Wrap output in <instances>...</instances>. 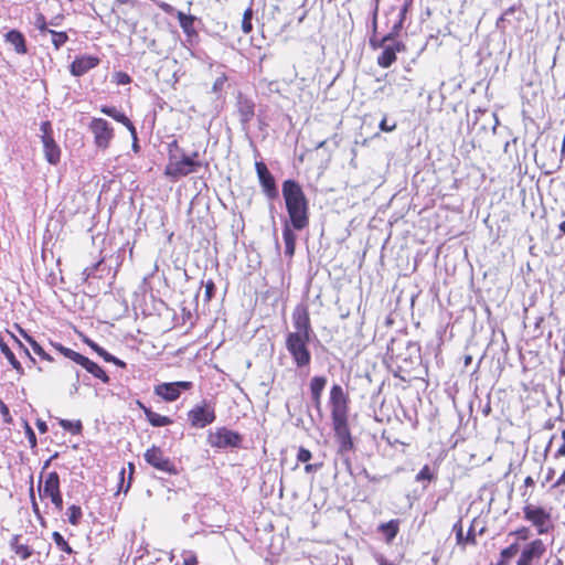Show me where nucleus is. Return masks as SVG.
<instances>
[{"label": "nucleus", "instance_id": "nucleus-45", "mask_svg": "<svg viewBox=\"0 0 565 565\" xmlns=\"http://www.w3.org/2000/svg\"><path fill=\"white\" fill-rule=\"evenodd\" d=\"M204 287H205V291H204L205 300L210 301L214 296L215 285L212 280H207L205 282Z\"/></svg>", "mask_w": 565, "mask_h": 565}, {"label": "nucleus", "instance_id": "nucleus-46", "mask_svg": "<svg viewBox=\"0 0 565 565\" xmlns=\"http://www.w3.org/2000/svg\"><path fill=\"white\" fill-rule=\"evenodd\" d=\"M24 428H25V435L28 437V440H29L31 447H34L36 445V436H35L34 430L26 422L24 423Z\"/></svg>", "mask_w": 565, "mask_h": 565}, {"label": "nucleus", "instance_id": "nucleus-35", "mask_svg": "<svg viewBox=\"0 0 565 565\" xmlns=\"http://www.w3.org/2000/svg\"><path fill=\"white\" fill-rule=\"evenodd\" d=\"M534 486H535L534 478L532 476L525 477L523 487L520 489L521 497L523 498V502H525L526 500H532Z\"/></svg>", "mask_w": 565, "mask_h": 565}, {"label": "nucleus", "instance_id": "nucleus-24", "mask_svg": "<svg viewBox=\"0 0 565 565\" xmlns=\"http://www.w3.org/2000/svg\"><path fill=\"white\" fill-rule=\"evenodd\" d=\"M454 531L456 533V540L459 545H463V546L467 544L476 545V543H477L476 533H475V530L472 526L469 529L467 536H463L462 523H461V521H458L454 525Z\"/></svg>", "mask_w": 565, "mask_h": 565}, {"label": "nucleus", "instance_id": "nucleus-62", "mask_svg": "<svg viewBox=\"0 0 565 565\" xmlns=\"http://www.w3.org/2000/svg\"><path fill=\"white\" fill-rule=\"evenodd\" d=\"M225 81H226V77H225V76L218 77V78L215 81L214 85H213V89H214V90L220 89V88L223 86V84L225 83Z\"/></svg>", "mask_w": 565, "mask_h": 565}, {"label": "nucleus", "instance_id": "nucleus-18", "mask_svg": "<svg viewBox=\"0 0 565 565\" xmlns=\"http://www.w3.org/2000/svg\"><path fill=\"white\" fill-rule=\"evenodd\" d=\"M4 41L12 45L15 53L24 55L28 53L24 35L18 30H10L4 34Z\"/></svg>", "mask_w": 565, "mask_h": 565}, {"label": "nucleus", "instance_id": "nucleus-5", "mask_svg": "<svg viewBox=\"0 0 565 565\" xmlns=\"http://www.w3.org/2000/svg\"><path fill=\"white\" fill-rule=\"evenodd\" d=\"M311 338L300 335H286V349L298 369L308 367L311 363L309 342Z\"/></svg>", "mask_w": 565, "mask_h": 565}, {"label": "nucleus", "instance_id": "nucleus-40", "mask_svg": "<svg viewBox=\"0 0 565 565\" xmlns=\"http://www.w3.org/2000/svg\"><path fill=\"white\" fill-rule=\"evenodd\" d=\"M60 425L72 434H78L82 430V423L79 420L61 419Z\"/></svg>", "mask_w": 565, "mask_h": 565}, {"label": "nucleus", "instance_id": "nucleus-60", "mask_svg": "<svg viewBox=\"0 0 565 565\" xmlns=\"http://www.w3.org/2000/svg\"><path fill=\"white\" fill-rule=\"evenodd\" d=\"M36 427L40 430V433L44 434L47 431V425L44 420L38 419L36 420Z\"/></svg>", "mask_w": 565, "mask_h": 565}, {"label": "nucleus", "instance_id": "nucleus-1", "mask_svg": "<svg viewBox=\"0 0 565 565\" xmlns=\"http://www.w3.org/2000/svg\"><path fill=\"white\" fill-rule=\"evenodd\" d=\"M329 405L338 454L349 457L353 450V440L348 425L349 396L340 384L332 385Z\"/></svg>", "mask_w": 565, "mask_h": 565}, {"label": "nucleus", "instance_id": "nucleus-20", "mask_svg": "<svg viewBox=\"0 0 565 565\" xmlns=\"http://www.w3.org/2000/svg\"><path fill=\"white\" fill-rule=\"evenodd\" d=\"M139 407L142 409L147 420L153 426V427H164L168 425H171L173 420L169 418L168 416L160 415L156 412H153L151 408L145 406L142 403L138 402Z\"/></svg>", "mask_w": 565, "mask_h": 565}, {"label": "nucleus", "instance_id": "nucleus-47", "mask_svg": "<svg viewBox=\"0 0 565 565\" xmlns=\"http://www.w3.org/2000/svg\"><path fill=\"white\" fill-rule=\"evenodd\" d=\"M115 77H116V83L119 84V85H126V84H129L131 82L130 76L127 73H124V72H117L115 74Z\"/></svg>", "mask_w": 565, "mask_h": 565}, {"label": "nucleus", "instance_id": "nucleus-38", "mask_svg": "<svg viewBox=\"0 0 565 565\" xmlns=\"http://www.w3.org/2000/svg\"><path fill=\"white\" fill-rule=\"evenodd\" d=\"M85 343L92 348L100 358H103L105 361L107 360H114V355H111L110 353H108L104 348H102L100 345H98L96 342H94L93 340H89V339H86L85 340Z\"/></svg>", "mask_w": 565, "mask_h": 565}, {"label": "nucleus", "instance_id": "nucleus-52", "mask_svg": "<svg viewBox=\"0 0 565 565\" xmlns=\"http://www.w3.org/2000/svg\"><path fill=\"white\" fill-rule=\"evenodd\" d=\"M70 360L74 361L75 363L79 364L81 366L85 363V361L87 360L86 356L82 355L81 353L78 352H75L74 350L72 351V354L70 356Z\"/></svg>", "mask_w": 565, "mask_h": 565}, {"label": "nucleus", "instance_id": "nucleus-15", "mask_svg": "<svg viewBox=\"0 0 565 565\" xmlns=\"http://www.w3.org/2000/svg\"><path fill=\"white\" fill-rule=\"evenodd\" d=\"M377 47L375 46L374 49ZM381 47L383 52L377 57V64L383 68L390 67L396 61V53L405 50V45L402 42L386 43L385 46Z\"/></svg>", "mask_w": 565, "mask_h": 565}, {"label": "nucleus", "instance_id": "nucleus-3", "mask_svg": "<svg viewBox=\"0 0 565 565\" xmlns=\"http://www.w3.org/2000/svg\"><path fill=\"white\" fill-rule=\"evenodd\" d=\"M523 519L529 522L539 535L548 534L554 531L552 508L535 504L532 500L523 502Z\"/></svg>", "mask_w": 565, "mask_h": 565}, {"label": "nucleus", "instance_id": "nucleus-19", "mask_svg": "<svg viewBox=\"0 0 565 565\" xmlns=\"http://www.w3.org/2000/svg\"><path fill=\"white\" fill-rule=\"evenodd\" d=\"M39 492H40L41 497H45V498H50V499L52 497H54L55 494H57L58 492H61L60 478L55 471L50 472L46 476L44 486H43V488H41V487L39 488Z\"/></svg>", "mask_w": 565, "mask_h": 565}, {"label": "nucleus", "instance_id": "nucleus-37", "mask_svg": "<svg viewBox=\"0 0 565 565\" xmlns=\"http://www.w3.org/2000/svg\"><path fill=\"white\" fill-rule=\"evenodd\" d=\"M50 35H51V42L56 50L62 47L68 40V36L65 32H57V31L53 30V31H50Z\"/></svg>", "mask_w": 565, "mask_h": 565}, {"label": "nucleus", "instance_id": "nucleus-30", "mask_svg": "<svg viewBox=\"0 0 565 565\" xmlns=\"http://www.w3.org/2000/svg\"><path fill=\"white\" fill-rule=\"evenodd\" d=\"M12 550L21 559H28L32 556L33 550L28 544L19 543V536H14L11 543Z\"/></svg>", "mask_w": 565, "mask_h": 565}, {"label": "nucleus", "instance_id": "nucleus-13", "mask_svg": "<svg viewBox=\"0 0 565 565\" xmlns=\"http://www.w3.org/2000/svg\"><path fill=\"white\" fill-rule=\"evenodd\" d=\"M235 107L242 129L247 131L249 129V124L255 116V103L252 98L239 93L236 98Z\"/></svg>", "mask_w": 565, "mask_h": 565}, {"label": "nucleus", "instance_id": "nucleus-6", "mask_svg": "<svg viewBox=\"0 0 565 565\" xmlns=\"http://www.w3.org/2000/svg\"><path fill=\"white\" fill-rule=\"evenodd\" d=\"M215 419V405L207 399H203L188 412V420L194 428H204L212 424Z\"/></svg>", "mask_w": 565, "mask_h": 565}, {"label": "nucleus", "instance_id": "nucleus-7", "mask_svg": "<svg viewBox=\"0 0 565 565\" xmlns=\"http://www.w3.org/2000/svg\"><path fill=\"white\" fill-rule=\"evenodd\" d=\"M94 135V143L98 149H107L114 138V129L110 124L103 118H93L88 126Z\"/></svg>", "mask_w": 565, "mask_h": 565}, {"label": "nucleus", "instance_id": "nucleus-22", "mask_svg": "<svg viewBox=\"0 0 565 565\" xmlns=\"http://www.w3.org/2000/svg\"><path fill=\"white\" fill-rule=\"evenodd\" d=\"M282 238L285 242V255L291 258L296 249V235L294 228L288 222H285L282 227Z\"/></svg>", "mask_w": 565, "mask_h": 565}, {"label": "nucleus", "instance_id": "nucleus-33", "mask_svg": "<svg viewBox=\"0 0 565 565\" xmlns=\"http://www.w3.org/2000/svg\"><path fill=\"white\" fill-rule=\"evenodd\" d=\"M52 540L54 541L56 547L60 551H62L68 555L74 553V550L72 548V546L68 544V542L63 537V535L60 532L54 531L52 533Z\"/></svg>", "mask_w": 565, "mask_h": 565}, {"label": "nucleus", "instance_id": "nucleus-16", "mask_svg": "<svg viewBox=\"0 0 565 565\" xmlns=\"http://www.w3.org/2000/svg\"><path fill=\"white\" fill-rule=\"evenodd\" d=\"M326 385L327 377L320 375L313 376L309 384L312 404L320 416H322L321 398Z\"/></svg>", "mask_w": 565, "mask_h": 565}, {"label": "nucleus", "instance_id": "nucleus-42", "mask_svg": "<svg viewBox=\"0 0 565 565\" xmlns=\"http://www.w3.org/2000/svg\"><path fill=\"white\" fill-rule=\"evenodd\" d=\"M26 340L29 341L33 352L41 356L42 359H45L47 361H51L52 358L43 350V348L36 342L34 341L32 338L28 337Z\"/></svg>", "mask_w": 565, "mask_h": 565}, {"label": "nucleus", "instance_id": "nucleus-63", "mask_svg": "<svg viewBox=\"0 0 565 565\" xmlns=\"http://www.w3.org/2000/svg\"><path fill=\"white\" fill-rule=\"evenodd\" d=\"M130 134H131V137H132V150L135 152H138L139 151V145H138L137 131L135 130V134L134 132H130Z\"/></svg>", "mask_w": 565, "mask_h": 565}, {"label": "nucleus", "instance_id": "nucleus-54", "mask_svg": "<svg viewBox=\"0 0 565 565\" xmlns=\"http://www.w3.org/2000/svg\"><path fill=\"white\" fill-rule=\"evenodd\" d=\"M412 2H413V0H405L403 7L399 9V12H398V18H401V20L406 19V14L408 12L409 7L412 6Z\"/></svg>", "mask_w": 565, "mask_h": 565}, {"label": "nucleus", "instance_id": "nucleus-26", "mask_svg": "<svg viewBox=\"0 0 565 565\" xmlns=\"http://www.w3.org/2000/svg\"><path fill=\"white\" fill-rule=\"evenodd\" d=\"M177 18L181 29L188 36L191 38L196 35V31L194 29L195 17L179 11Z\"/></svg>", "mask_w": 565, "mask_h": 565}, {"label": "nucleus", "instance_id": "nucleus-31", "mask_svg": "<svg viewBox=\"0 0 565 565\" xmlns=\"http://www.w3.org/2000/svg\"><path fill=\"white\" fill-rule=\"evenodd\" d=\"M520 550L518 543H512L509 546L504 547L500 552V558L497 565H509V562L512 557H514Z\"/></svg>", "mask_w": 565, "mask_h": 565}, {"label": "nucleus", "instance_id": "nucleus-39", "mask_svg": "<svg viewBox=\"0 0 565 565\" xmlns=\"http://www.w3.org/2000/svg\"><path fill=\"white\" fill-rule=\"evenodd\" d=\"M252 19H253V10H252V8H248L245 10V12L243 14V20H242V30L245 34H248L253 31Z\"/></svg>", "mask_w": 565, "mask_h": 565}, {"label": "nucleus", "instance_id": "nucleus-51", "mask_svg": "<svg viewBox=\"0 0 565 565\" xmlns=\"http://www.w3.org/2000/svg\"><path fill=\"white\" fill-rule=\"evenodd\" d=\"M51 501H52V503L54 504V507H55V509L57 511H62L63 510V498H62V493L61 492H58L57 494L52 497Z\"/></svg>", "mask_w": 565, "mask_h": 565}, {"label": "nucleus", "instance_id": "nucleus-27", "mask_svg": "<svg viewBox=\"0 0 565 565\" xmlns=\"http://www.w3.org/2000/svg\"><path fill=\"white\" fill-rule=\"evenodd\" d=\"M134 471H135L134 462L129 461L128 462V478L126 481L125 480L126 469L122 467L119 470V483H118L117 493H120V492L127 493L128 492V490L131 487Z\"/></svg>", "mask_w": 565, "mask_h": 565}, {"label": "nucleus", "instance_id": "nucleus-12", "mask_svg": "<svg viewBox=\"0 0 565 565\" xmlns=\"http://www.w3.org/2000/svg\"><path fill=\"white\" fill-rule=\"evenodd\" d=\"M192 387L193 383L190 381L161 383L154 387V394L167 402H174L183 391H190Z\"/></svg>", "mask_w": 565, "mask_h": 565}, {"label": "nucleus", "instance_id": "nucleus-36", "mask_svg": "<svg viewBox=\"0 0 565 565\" xmlns=\"http://www.w3.org/2000/svg\"><path fill=\"white\" fill-rule=\"evenodd\" d=\"M151 463L156 469L170 473L175 475L178 473V469L174 466L173 461H148Z\"/></svg>", "mask_w": 565, "mask_h": 565}, {"label": "nucleus", "instance_id": "nucleus-56", "mask_svg": "<svg viewBox=\"0 0 565 565\" xmlns=\"http://www.w3.org/2000/svg\"><path fill=\"white\" fill-rule=\"evenodd\" d=\"M0 413L3 416L4 422L9 423L11 420L9 407L0 399Z\"/></svg>", "mask_w": 565, "mask_h": 565}, {"label": "nucleus", "instance_id": "nucleus-21", "mask_svg": "<svg viewBox=\"0 0 565 565\" xmlns=\"http://www.w3.org/2000/svg\"><path fill=\"white\" fill-rule=\"evenodd\" d=\"M404 21L401 20V18L397 19V21L393 24L390 32L384 35L381 40L376 41L374 39L370 40V43L373 47L375 46H385L386 43L390 42H396L395 39L398 36L399 32L402 31L404 26Z\"/></svg>", "mask_w": 565, "mask_h": 565}, {"label": "nucleus", "instance_id": "nucleus-14", "mask_svg": "<svg viewBox=\"0 0 565 565\" xmlns=\"http://www.w3.org/2000/svg\"><path fill=\"white\" fill-rule=\"evenodd\" d=\"M99 64V58L93 55L76 56L70 66V72L73 76L79 77L96 67Z\"/></svg>", "mask_w": 565, "mask_h": 565}, {"label": "nucleus", "instance_id": "nucleus-11", "mask_svg": "<svg viewBox=\"0 0 565 565\" xmlns=\"http://www.w3.org/2000/svg\"><path fill=\"white\" fill-rule=\"evenodd\" d=\"M294 331L288 332L287 335H300L311 338L313 330L311 328L310 317L308 309L303 306H297L292 312Z\"/></svg>", "mask_w": 565, "mask_h": 565}, {"label": "nucleus", "instance_id": "nucleus-29", "mask_svg": "<svg viewBox=\"0 0 565 565\" xmlns=\"http://www.w3.org/2000/svg\"><path fill=\"white\" fill-rule=\"evenodd\" d=\"M0 350L8 359L9 363L12 365V367L20 374H23V367L21 363L15 358L14 353L11 351V349L8 347V344L2 340L0 337Z\"/></svg>", "mask_w": 565, "mask_h": 565}, {"label": "nucleus", "instance_id": "nucleus-59", "mask_svg": "<svg viewBox=\"0 0 565 565\" xmlns=\"http://www.w3.org/2000/svg\"><path fill=\"white\" fill-rule=\"evenodd\" d=\"M56 349L67 359H70L73 351L72 349L65 348L62 344L56 345Z\"/></svg>", "mask_w": 565, "mask_h": 565}, {"label": "nucleus", "instance_id": "nucleus-44", "mask_svg": "<svg viewBox=\"0 0 565 565\" xmlns=\"http://www.w3.org/2000/svg\"><path fill=\"white\" fill-rule=\"evenodd\" d=\"M510 535H514L521 541H526L531 535V530L527 526H520L515 531L511 532Z\"/></svg>", "mask_w": 565, "mask_h": 565}, {"label": "nucleus", "instance_id": "nucleus-43", "mask_svg": "<svg viewBox=\"0 0 565 565\" xmlns=\"http://www.w3.org/2000/svg\"><path fill=\"white\" fill-rule=\"evenodd\" d=\"M34 24L42 35L50 34V31H52L51 29L47 28V22L43 14H39L36 17Z\"/></svg>", "mask_w": 565, "mask_h": 565}, {"label": "nucleus", "instance_id": "nucleus-49", "mask_svg": "<svg viewBox=\"0 0 565 565\" xmlns=\"http://www.w3.org/2000/svg\"><path fill=\"white\" fill-rule=\"evenodd\" d=\"M372 1H373L372 23H373V30L375 32L376 26H377V13H379L380 0H372Z\"/></svg>", "mask_w": 565, "mask_h": 565}, {"label": "nucleus", "instance_id": "nucleus-50", "mask_svg": "<svg viewBox=\"0 0 565 565\" xmlns=\"http://www.w3.org/2000/svg\"><path fill=\"white\" fill-rule=\"evenodd\" d=\"M374 559L377 565H397L394 562L390 561L385 555L383 554H376L374 556Z\"/></svg>", "mask_w": 565, "mask_h": 565}, {"label": "nucleus", "instance_id": "nucleus-25", "mask_svg": "<svg viewBox=\"0 0 565 565\" xmlns=\"http://www.w3.org/2000/svg\"><path fill=\"white\" fill-rule=\"evenodd\" d=\"M379 531L384 535L386 543H391L399 531V521L391 520L379 525Z\"/></svg>", "mask_w": 565, "mask_h": 565}, {"label": "nucleus", "instance_id": "nucleus-57", "mask_svg": "<svg viewBox=\"0 0 565 565\" xmlns=\"http://www.w3.org/2000/svg\"><path fill=\"white\" fill-rule=\"evenodd\" d=\"M40 130L42 136H52V126L50 121H43L41 124Z\"/></svg>", "mask_w": 565, "mask_h": 565}, {"label": "nucleus", "instance_id": "nucleus-41", "mask_svg": "<svg viewBox=\"0 0 565 565\" xmlns=\"http://www.w3.org/2000/svg\"><path fill=\"white\" fill-rule=\"evenodd\" d=\"M435 478V472L428 465H425L416 476L417 481H431Z\"/></svg>", "mask_w": 565, "mask_h": 565}, {"label": "nucleus", "instance_id": "nucleus-55", "mask_svg": "<svg viewBox=\"0 0 565 565\" xmlns=\"http://www.w3.org/2000/svg\"><path fill=\"white\" fill-rule=\"evenodd\" d=\"M380 128L383 131L390 132V131H393L396 128V124L393 122V124L388 125L387 119L383 118L381 120V122H380Z\"/></svg>", "mask_w": 565, "mask_h": 565}, {"label": "nucleus", "instance_id": "nucleus-2", "mask_svg": "<svg viewBox=\"0 0 565 565\" xmlns=\"http://www.w3.org/2000/svg\"><path fill=\"white\" fill-rule=\"evenodd\" d=\"M282 196L289 216V225L296 231H302L309 225V202L301 185L288 179L282 182Z\"/></svg>", "mask_w": 565, "mask_h": 565}, {"label": "nucleus", "instance_id": "nucleus-23", "mask_svg": "<svg viewBox=\"0 0 565 565\" xmlns=\"http://www.w3.org/2000/svg\"><path fill=\"white\" fill-rule=\"evenodd\" d=\"M100 111L103 114L111 117L116 121L121 122L122 125H125L128 128V130L130 132L135 134V126L132 125L130 119L124 113L119 111L116 107H114V106H103L100 108Z\"/></svg>", "mask_w": 565, "mask_h": 565}, {"label": "nucleus", "instance_id": "nucleus-28", "mask_svg": "<svg viewBox=\"0 0 565 565\" xmlns=\"http://www.w3.org/2000/svg\"><path fill=\"white\" fill-rule=\"evenodd\" d=\"M82 366L96 379H99L103 383L109 382V376L106 374V372L97 363L93 362L88 358Z\"/></svg>", "mask_w": 565, "mask_h": 565}, {"label": "nucleus", "instance_id": "nucleus-53", "mask_svg": "<svg viewBox=\"0 0 565 565\" xmlns=\"http://www.w3.org/2000/svg\"><path fill=\"white\" fill-rule=\"evenodd\" d=\"M198 557L192 552H190L183 557V565H198Z\"/></svg>", "mask_w": 565, "mask_h": 565}, {"label": "nucleus", "instance_id": "nucleus-9", "mask_svg": "<svg viewBox=\"0 0 565 565\" xmlns=\"http://www.w3.org/2000/svg\"><path fill=\"white\" fill-rule=\"evenodd\" d=\"M546 551V544L541 539H534L522 547L516 565H533L545 555Z\"/></svg>", "mask_w": 565, "mask_h": 565}, {"label": "nucleus", "instance_id": "nucleus-64", "mask_svg": "<svg viewBox=\"0 0 565 565\" xmlns=\"http://www.w3.org/2000/svg\"><path fill=\"white\" fill-rule=\"evenodd\" d=\"M555 456L565 457V440H563V444L557 448Z\"/></svg>", "mask_w": 565, "mask_h": 565}, {"label": "nucleus", "instance_id": "nucleus-32", "mask_svg": "<svg viewBox=\"0 0 565 565\" xmlns=\"http://www.w3.org/2000/svg\"><path fill=\"white\" fill-rule=\"evenodd\" d=\"M406 350L408 351V356L403 359L404 362L413 365L420 360V347L417 343L408 342Z\"/></svg>", "mask_w": 565, "mask_h": 565}, {"label": "nucleus", "instance_id": "nucleus-61", "mask_svg": "<svg viewBox=\"0 0 565 565\" xmlns=\"http://www.w3.org/2000/svg\"><path fill=\"white\" fill-rule=\"evenodd\" d=\"M561 484H565V470L562 472V475L558 477V479L555 481V483L552 484V489L557 488Z\"/></svg>", "mask_w": 565, "mask_h": 565}, {"label": "nucleus", "instance_id": "nucleus-48", "mask_svg": "<svg viewBox=\"0 0 565 565\" xmlns=\"http://www.w3.org/2000/svg\"><path fill=\"white\" fill-rule=\"evenodd\" d=\"M168 150H169V157L171 154L177 157V156H180L181 152H183V150L179 147L177 140H173L168 145Z\"/></svg>", "mask_w": 565, "mask_h": 565}, {"label": "nucleus", "instance_id": "nucleus-34", "mask_svg": "<svg viewBox=\"0 0 565 565\" xmlns=\"http://www.w3.org/2000/svg\"><path fill=\"white\" fill-rule=\"evenodd\" d=\"M83 518V511L79 505L72 504L67 508V520L68 522L77 526Z\"/></svg>", "mask_w": 565, "mask_h": 565}, {"label": "nucleus", "instance_id": "nucleus-8", "mask_svg": "<svg viewBox=\"0 0 565 565\" xmlns=\"http://www.w3.org/2000/svg\"><path fill=\"white\" fill-rule=\"evenodd\" d=\"M207 440L212 447L234 448L241 447L243 436L226 427L216 428L209 434Z\"/></svg>", "mask_w": 565, "mask_h": 565}, {"label": "nucleus", "instance_id": "nucleus-17", "mask_svg": "<svg viewBox=\"0 0 565 565\" xmlns=\"http://www.w3.org/2000/svg\"><path fill=\"white\" fill-rule=\"evenodd\" d=\"M45 159L51 164H57L61 159V149L52 136H41Z\"/></svg>", "mask_w": 565, "mask_h": 565}, {"label": "nucleus", "instance_id": "nucleus-4", "mask_svg": "<svg viewBox=\"0 0 565 565\" xmlns=\"http://www.w3.org/2000/svg\"><path fill=\"white\" fill-rule=\"evenodd\" d=\"M199 152L194 151L191 154L181 152L180 156L171 154L168 157V163L164 169V174L174 180L196 173L202 168V162L199 160Z\"/></svg>", "mask_w": 565, "mask_h": 565}, {"label": "nucleus", "instance_id": "nucleus-58", "mask_svg": "<svg viewBox=\"0 0 565 565\" xmlns=\"http://www.w3.org/2000/svg\"><path fill=\"white\" fill-rule=\"evenodd\" d=\"M321 467H322V461H318L316 463H308V465H306L305 470L307 472H312V471H316V470L320 469Z\"/></svg>", "mask_w": 565, "mask_h": 565}, {"label": "nucleus", "instance_id": "nucleus-10", "mask_svg": "<svg viewBox=\"0 0 565 565\" xmlns=\"http://www.w3.org/2000/svg\"><path fill=\"white\" fill-rule=\"evenodd\" d=\"M255 170L264 194L269 200H276L279 196V191L274 175L263 161L255 162Z\"/></svg>", "mask_w": 565, "mask_h": 565}]
</instances>
